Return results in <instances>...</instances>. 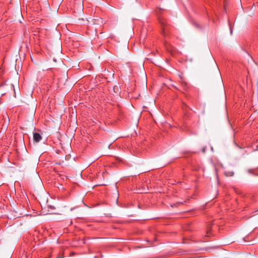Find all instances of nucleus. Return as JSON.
Wrapping results in <instances>:
<instances>
[{"label":"nucleus","mask_w":258,"mask_h":258,"mask_svg":"<svg viewBox=\"0 0 258 258\" xmlns=\"http://www.w3.org/2000/svg\"><path fill=\"white\" fill-rule=\"evenodd\" d=\"M50 208L53 209L54 208V206L50 207Z\"/></svg>","instance_id":"obj_8"},{"label":"nucleus","mask_w":258,"mask_h":258,"mask_svg":"<svg viewBox=\"0 0 258 258\" xmlns=\"http://www.w3.org/2000/svg\"><path fill=\"white\" fill-rule=\"evenodd\" d=\"M6 85L5 84H2L1 85H0V88L1 87H5Z\"/></svg>","instance_id":"obj_7"},{"label":"nucleus","mask_w":258,"mask_h":258,"mask_svg":"<svg viewBox=\"0 0 258 258\" xmlns=\"http://www.w3.org/2000/svg\"><path fill=\"white\" fill-rule=\"evenodd\" d=\"M229 26L230 30V34L232 35L233 28L232 27V26L230 23H229Z\"/></svg>","instance_id":"obj_3"},{"label":"nucleus","mask_w":258,"mask_h":258,"mask_svg":"<svg viewBox=\"0 0 258 258\" xmlns=\"http://www.w3.org/2000/svg\"><path fill=\"white\" fill-rule=\"evenodd\" d=\"M73 210V208H71V210L72 211Z\"/></svg>","instance_id":"obj_10"},{"label":"nucleus","mask_w":258,"mask_h":258,"mask_svg":"<svg viewBox=\"0 0 258 258\" xmlns=\"http://www.w3.org/2000/svg\"><path fill=\"white\" fill-rule=\"evenodd\" d=\"M234 172L233 171H225V175L227 176H231L233 175Z\"/></svg>","instance_id":"obj_2"},{"label":"nucleus","mask_w":258,"mask_h":258,"mask_svg":"<svg viewBox=\"0 0 258 258\" xmlns=\"http://www.w3.org/2000/svg\"><path fill=\"white\" fill-rule=\"evenodd\" d=\"M211 150H212V151L213 150V147H211Z\"/></svg>","instance_id":"obj_9"},{"label":"nucleus","mask_w":258,"mask_h":258,"mask_svg":"<svg viewBox=\"0 0 258 258\" xmlns=\"http://www.w3.org/2000/svg\"><path fill=\"white\" fill-rule=\"evenodd\" d=\"M182 85L184 87H186L187 86V83L183 81H182Z\"/></svg>","instance_id":"obj_5"},{"label":"nucleus","mask_w":258,"mask_h":258,"mask_svg":"<svg viewBox=\"0 0 258 258\" xmlns=\"http://www.w3.org/2000/svg\"><path fill=\"white\" fill-rule=\"evenodd\" d=\"M194 26L198 29H201V26L197 23H194Z\"/></svg>","instance_id":"obj_4"},{"label":"nucleus","mask_w":258,"mask_h":258,"mask_svg":"<svg viewBox=\"0 0 258 258\" xmlns=\"http://www.w3.org/2000/svg\"><path fill=\"white\" fill-rule=\"evenodd\" d=\"M42 139L41 135L37 133H35L33 134V140L36 142H39Z\"/></svg>","instance_id":"obj_1"},{"label":"nucleus","mask_w":258,"mask_h":258,"mask_svg":"<svg viewBox=\"0 0 258 258\" xmlns=\"http://www.w3.org/2000/svg\"><path fill=\"white\" fill-rule=\"evenodd\" d=\"M206 147H203V148L202 149V152L203 153H205V152H206Z\"/></svg>","instance_id":"obj_6"}]
</instances>
